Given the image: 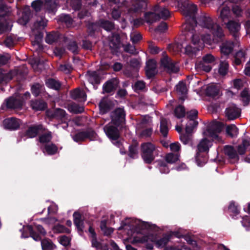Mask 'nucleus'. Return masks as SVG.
I'll list each match as a JSON object with an SVG mask.
<instances>
[{
	"instance_id": "38",
	"label": "nucleus",
	"mask_w": 250,
	"mask_h": 250,
	"mask_svg": "<svg viewBox=\"0 0 250 250\" xmlns=\"http://www.w3.org/2000/svg\"><path fill=\"white\" fill-rule=\"evenodd\" d=\"M226 132L231 137L236 136L238 133L237 128L234 125L227 126Z\"/></svg>"
},
{
	"instance_id": "42",
	"label": "nucleus",
	"mask_w": 250,
	"mask_h": 250,
	"mask_svg": "<svg viewBox=\"0 0 250 250\" xmlns=\"http://www.w3.org/2000/svg\"><path fill=\"white\" fill-rule=\"evenodd\" d=\"M23 229L24 230L28 231L31 237L35 241H39L41 239L40 237L34 232L33 228L31 226H28Z\"/></svg>"
},
{
	"instance_id": "24",
	"label": "nucleus",
	"mask_w": 250,
	"mask_h": 250,
	"mask_svg": "<svg viewBox=\"0 0 250 250\" xmlns=\"http://www.w3.org/2000/svg\"><path fill=\"white\" fill-rule=\"evenodd\" d=\"M112 18L114 20H119L121 19L122 23V27L124 28L125 26V21L124 18L121 17V9L118 7L117 8L114 7L111 13Z\"/></svg>"
},
{
	"instance_id": "7",
	"label": "nucleus",
	"mask_w": 250,
	"mask_h": 250,
	"mask_svg": "<svg viewBox=\"0 0 250 250\" xmlns=\"http://www.w3.org/2000/svg\"><path fill=\"white\" fill-rule=\"evenodd\" d=\"M32 6L36 11H38L43 8L53 9L56 7V3L52 0H39L33 2Z\"/></svg>"
},
{
	"instance_id": "36",
	"label": "nucleus",
	"mask_w": 250,
	"mask_h": 250,
	"mask_svg": "<svg viewBox=\"0 0 250 250\" xmlns=\"http://www.w3.org/2000/svg\"><path fill=\"white\" fill-rule=\"evenodd\" d=\"M136 242L141 243L152 242L154 241V237L152 235H145L142 236H137L135 238Z\"/></svg>"
},
{
	"instance_id": "1",
	"label": "nucleus",
	"mask_w": 250,
	"mask_h": 250,
	"mask_svg": "<svg viewBox=\"0 0 250 250\" xmlns=\"http://www.w3.org/2000/svg\"><path fill=\"white\" fill-rule=\"evenodd\" d=\"M178 6L186 18L183 25L185 35L193 46H185V53L190 55L202 49L205 44L213 45L218 42L223 36L222 28L210 17L201 16L196 19L197 7L188 0H177Z\"/></svg>"
},
{
	"instance_id": "11",
	"label": "nucleus",
	"mask_w": 250,
	"mask_h": 250,
	"mask_svg": "<svg viewBox=\"0 0 250 250\" xmlns=\"http://www.w3.org/2000/svg\"><path fill=\"white\" fill-rule=\"evenodd\" d=\"M23 104V101L21 100L19 96L11 97L6 101L7 107L9 108L19 109L21 108Z\"/></svg>"
},
{
	"instance_id": "33",
	"label": "nucleus",
	"mask_w": 250,
	"mask_h": 250,
	"mask_svg": "<svg viewBox=\"0 0 250 250\" xmlns=\"http://www.w3.org/2000/svg\"><path fill=\"white\" fill-rule=\"evenodd\" d=\"M57 146L53 144L46 145L44 148L43 149V153L48 155L54 154L57 152Z\"/></svg>"
},
{
	"instance_id": "48",
	"label": "nucleus",
	"mask_w": 250,
	"mask_h": 250,
	"mask_svg": "<svg viewBox=\"0 0 250 250\" xmlns=\"http://www.w3.org/2000/svg\"><path fill=\"white\" fill-rule=\"evenodd\" d=\"M69 110L75 113H81L83 111V107L76 104H72L69 106Z\"/></svg>"
},
{
	"instance_id": "26",
	"label": "nucleus",
	"mask_w": 250,
	"mask_h": 250,
	"mask_svg": "<svg viewBox=\"0 0 250 250\" xmlns=\"http://www.w3.org/2000/svg\"><path fill=\"white\" fill-rule=\"evenodd\" d=\"M45 83L47 87L55 90H58L61 85V83L58 81L53 79L47 80Z\"/></svg>"
},
{
	"instance_id": "27",
	"label": "nucleus",
	"mask_w": 250,
	"mask_h": 250,
	"mask_svg": "<svg viewBox=\"0 0 250 250\" xmlns=\"http://www.w3.org/2000/svg\"><path fill=\"white\" fill-rule=\"evenodd\" d=\"M198 122L194 119H188L186 127V131L188 134L190 133L198 125Z\"/></svg>"
},
{
	"instance_id": "56",
	"label": "nucleus",
	"mask_w": 250,
	"mask_h": 250,
	"mask_svg": "<svg viewBox=\"0 0 250 250\" xmlns=\"http://www.w3.org/2000/svg\"><path fill=\"white\" fill-rule=\"evenodd\" d=\"M58 37L54 34H48L47 35L45 41L48 43L51 44L57 40Z\"/></svg>"
},
{
	"instance_id": "60",
	"label": "nucleus",
	"mask_w": 250,
	"mask_h": 250,
	"mask_svg": "<svg viewBox=\"0 0 250 250\" xmlns=\"http://www.w3.org/2000/svg\"><path fill=\"white\" fill-rule=\"evenodd\" d=\"M58 210V207L57 206L52 203L51 205L48 207V212L49 214L51 213H56Z\"/></svg>"
},
{
	"instance_id": "12",
	"label": "nucleus",
	"mask_w": 250,
	"mask_h": 250,
	"mask_svg": "<svg viewBox=\"0 0 250 250\" xmlns=\"http://www.w3.org/2000/svg\"><path fill=\"white\" fill-rule=\"evenodd\" d=\"M240 114V110L234 105H231L226 110V115L229 120H234Z\"/></svg>"
},
{
	"instance_id": "53",
	"label": "nucleus",
	"mask_w": 250,
	"mask_h": 250,
	"mask_svg": "<svg viewBox=\"0 0 250 250\" xmlns=\"http://www.w3.org/2000/svg\"><path fill=\"white\" fill-rule=\"evenodd\" d=\"M215 61L214 57L211 54H208L203 58V62L205 63L211 64Z\"/></svg>"
},
{
	"instance_id": "21",
	"label": "nucleus",
	"mask_w": 250,
	"mask_h": 250,
	"mask_svg": "<svg viewBox=\"0 0 250 250\" xmlns=\"http://www.w3.org/2000/svg\"><path fill=\"white\" fill-rule=\"evenodd\" d=\"M74 222L79 230L83 231V223L81 219V215L78 212H75L73 215Z\"/></svg>"
},
{
	"instance_id": "45",
	"label": "nucleus",
	"mask_w": 250,
	"mask_h": 250,
	"mask_svg": "<svg viewBox=\"0 0 250 250\" xmlns=\"http://www.w3.org/2000/svg\"><path fill=\"white\" fill-rule=\"evenodd\" d=\"M174 114L175 116L178 118L184 117L185 114L184 107L181 105L177 106L174 110Z\"/></svg>"
},
{
	"instance_id": "64",
	"label": "nucleus",
	"mask_w": 250,
	"mask_h": 250,
	"mask_svg": "<svg viewBox=\"0 0 250 250\" xmlns=\"http://www.w3.org/2000/svg\"><path fill=\"white\" fill-rule=\"evenodd\" d=\"M164 250H190V249H187L185 246H183L181 248L176 246H170L165 248Z\"/></svg>"
},
{
	"instance_id": "22",
	"label": "nucleus",
	"mask_w": 250,
	"mask_h": 250,
	"mask_svg": "<svg viewBox=\"0 0 250 250\" xmlns=\"http://www.w3.org/2000/svg\"><path fill=\"white\" fill-rule=\"evenodd\" d=\"M206 91L208 95L214 97L219 94V87L218 85L211 84L208 86Z\"/></svg>"
},
{
	"instance_id": "39",
	"label": "nucleus",
	"mask_w": 250,
	"mask_h": 250,
	"mask_svg": "<svg viewBox=\"0 0 250 250\" xmlns=\"http://www.w3.org/2000/svg\"><path fill=\"white\" fill-rule=\"evenodd\" d=\"M179 156L178 154H174L172 153H169L166 155L165 157L166 161L169 164H173L179 160Z\"/></svg>"
},
{
	"instance_id": "55",
	"label": "nucleus",
	"mask_w": 250,
	"mask_h": 250,
	"mask_svg": "<svg viewBox=\"0 0 250 250\" xmlns=\"http://www.w3.org/2000/svg\"><path fill=\"white\" fill-rule=\"evenodd\" d=\"M65 113V112L64 110L58 108L54 111V113L52 115V116L55 118H62L64 117Z\"/></svg>"
},
{
	"instance_id": "4",
	"label": "nucleus",
	"mask_w": 250,
	"mask_h": 250,
	"mask_svg": "<svg viewBox=\"0 0 250 250\" xmlns=\"http://www.w3.org/2000/svg\"><path fill=\"white\" fill-rule=\"evenodd\" d=\"M119 126L110 122L104 127V131L106 136L115 146L119 147L122 146L121 142L118 140L120 137L118 129Z\"/></svg>"
},
{
	"instance_id": "43",
	"label": "nucleus",
	"mask_w": 250,
	"mask_h": 250,
	"mask_svg": "<svg viewBox=\"0 0 250 250\" xmlns=\"http://www.w3.org/2000/svg\"><path fill=\"white\" fill-rule=\"evenodd\" d=\"M53 229L56 233H69L70 231L69 229L61 225L54 227Z\"/></svg>"
},
{
	"instance_id": "47",
	"label": "nucleus",
	"mask_w": 250,
	"mask_h": 250,
	"mask_svg": "<svg viewBox=\"0 0 250 250\" xmlns=\"http://www.w3.org/2000/svg\"><path fill=\"white\" fill-rule=\"evenodd\" d=\"M86 138H87V133L85 132L78 133L73 137V140L76 142L83 141Z\"/></svg>"
},
{
	"instance_id": "25",
	"label": "nucleus",
	"mask_w": 250,
	"mask_h": 250,
	"mask_svg": "<svg viewBox=\"0 0 250 250\" xmlns=\"http://www.w3.org/2000/svg\"><path fill=\"white\" fill-rule=\"evenodd\" d=\"M226 26L229 31L231 33L238 32L240 28V24L236 21H230L226 23Z\"/></svg>"
},
{
	"instance_id": "5",
	"label": "nucleus",
	"mask_w": 250,
	"mask_h": 250,
	"mask_svg": "<svg viewBox=\"0 0 250 250\" xmlns=\"http://www.w3.org/2000/svg\"><path fill=\"white\" fill-rule=\"evenodd\" d=\"M155 149L154 145L150 143L142 144V158L146 163H150L153 160V152Z\"/></svg>"
},
{
	"instance_id": "10",
	"label": "nucleus",
	"mask_w": 250,
	"mask_h": 250,
	"mask_svg": "<svg viewBox=\"0 0 250 250\" xmlns=\"http://www.w3.org/2000/svg\"><path fill=\"white\" fill-rule=\"evenodd\" d=\"M21 124V122L20 120L14 118L6 119L3 122L4 127L10 130H15L18 129Z\"/></svg>"
},
{
	"instance_id": "49",
	"label": "nucleus",
	"mask_w": 250,
	"mask_h": 250,
	"mask_svg": "<svg viewBox=\"0 0 250 250\" xmlns=\"http://www.w3.org/2000/svg\"><path fill=\"white\" fill-rule=\"evenodd\" d=\"M47 21L45 19L41 18L40 20L37 21L35 23V28L37 29H42L47 24Z\"/></svg>"
},
{
	"instance_id": "9",
	"label": "nucleus",
	"mask_w": 250,
	"mask_h": 250,
	"mask_svg": "<svg viewBox=\"0 0 250 250\" xmlns=\"http://www.w3.org/2000/svg\"><path fill=\"white\" fill-rule=\"evenodd\" d=\"M130 225L132 228L138 229H155L156 227L155 225L137 219H132Z\"/></svg>"
},
{
	"instance_id": "41",
	"label": "nucleus",
	"mask_w": 250,
	"mask_h": 250,
	"mask_svg": "<svg viewBox=\"0 0 250 250\" xmlns=\"http://www.w3.org/2000/svg\"><path fill=\"white\" fill-rule=\"evenodd\" d=\"M60 20L64 22L68 27L73 26V20L67 15H62L60 17Z\"/></svg>"
},
{
	"instance_id": "17",
	"label": "nucleus",
	"mask_w": 250,
	"mask_h": 250,
	"mask_svg": "<svg viewBox=\"0 0 250 250\" xmlns=\"http://www.w3.org/2000/svg\"><path fill=\"white\" fill-rule=\"evenodd\" d=\"M42 129L41 125L31 126L26 131L25 136L28 138L35 137Z\"/></svg>"
},
{
	"instance_id": "50",
	"label": "nucleus",
	"mask_w": 250,
	"mask_h": 250,
	"mask_svg": "<svg viewBox=\"0 0 250 250\" xmlns=\"http://www.w3.org/2000/svg\"><path fill=\"white\" fill-rule=\"evenodd\" d=\"M42 86L39 83L34 84L31 88L32 93L36 96H38L42 90Z\"/></svg>"
},
{
	"instance_id": "6",
	"label": "nucleus",
	"mask_w": 250,
	"mask_h": 250,
	"mask_svg": "<svg viewBox=\"0 0 250 250\" xmlns=\"http://www.w3.org/2000/svg\"><path fill=\"white\" fill-rule=\"evenodd\" d=\"M111 121L117 126L122 125L125 121V113L123 109L119 108L115 109L111 115Z\"/></svg>"
},
{
	"instance_id": "2",
	"label": "nucleus",
	"mask_w": 250,
	"mask_h": 250,
	"mask_svg": "<svg viewBox=\"0 0 250 250\" xmlns=\"http://www.w3.org/2000/svg\"><path fill=\"white\" fill-rule=\"evenodd\" d=\"M223 128L222 124L218 122L210 124L203 132L204 138L197 145L198 152L196 154V160L199 166H203L207 162L206 158L200 156L199 152H207L212 146L213 140H219L218 134Z\"/></svg>"
},
{
	"instance_id": "59",
	"label": "nucleus",
	"mask_w": 250,
	"mask_h": 250,
	"mask_svg": "<svg viewBox=\"0 0 250 250\" xmlns=\"http://www.w3.org/2000/svg\"><path fill=\"white\" fill-rule=\"evenodd\" d=\"M59 69L61 71L68 73L72 70V68L69 64H62L59 66Z\"/></svg>"
},
{
	"instance_id": "32",
	"label": "nucleus",
	"mask_w": 250,
	"mask_h": 250,
	"mask_svg": "<svg viewBox=\"0 0 250 250\" xmlns=\"http://www.w3.org/2000/svg\"><path fill=\"white\" fill-rule=\"evenodd\" d=\"M30 18V12L29 8L25 9L23 12L22 17L18 20L19 23L22 25L26 24Z\"/></svg>"
},
{
	"instance_id": "34",
	"label": "nucleus",
	"mask_w": 250,
	"mask_h": 250,
	"mask_svg": "<svg viewBox=\"0 0 250 250\" xmlns=\"http://www.w3.org/2000/svg\"><path fill=\"white\" fill-rule=\"evenodd\" d=\"M229 64L226 61L221 62H220L219 68L218 73L222 76L225 75L228 70Z\"/></svg>"
},
{
	"instance_id": "63",
	"label": "nucleus",
	"mask_w": 250,
	"mask_h": 250,
	"mask_svg": "<svg viewBox=\"0 0 250 250\" xmlns=\"http://www.w3.org/2000/svg\"><path fill=\"white\" fill-rule=\"evenodd\" d=\"M229 210L234 214H238L239 210L237 207L235 205L234 202H231L229 207Z\"/></svg>"
},
{
	"instance_id": "61",
	"label": "nucleus",
	"mask_w": 250,
	"mask_h": 250,
	"mask_svg": "<svg viewBox=\"0 0 250 250\" xmlns=\"http://www.w3.org/2000/svg\"><path fill=\"white\" fill-rule=\"evenodd\" d=\"M188 119L195 120L197 117L198 111L195 109H193L187 113Z\"/></svg>"
},
{
	"instance_id": "29",
	"label": "nucleus",
	"mask_w": 250,
	"mask_h": 250,
	"mask_svg": "<svg viewBox=\"0 0 250 250\" xmlns=\"http://www.w3.org/2000/svg\"><path fill=\"white\" fill-rule=\"evenodd\" d=\"M224 152L231 159L238 158L236 151L230 146H226L224 148Z\"/></svg>"
},
{
	"instance_id": "14",
	"label": "nucleus",
	"mask_w": 250,
	"mask_h": 250,
	"mask_svg": "<svg viewBox=\"0 0 250 250\" xmlns=\"http://www.w3.org/2000/svg\"><path fill=\"white\" fill-rule=\"evenodd\" d=\"M231 6L230 5H229L228 3L226 2L221 7L220 17L223 22L228 21L230 17V12L229 8Z\"/></svg>"
},
{
	"instance_id": "57",
	"label": "nucleus",
	"mask_w": 250,
	"mask_h": 250,
	"mask_svg": "<svg viewBox=\"0 0 250 250\" xmlns=\"http://www.w3.org/2000/svg\"><path fill=\"white\" fill-rule=\"evenodd\" d=\"M59 242L62 245L66 246L70 243V239L66 236H61L59 238Z\"/></svg>"
},
{
	"instance_id": "13",
	"label": "nucleus",
	"mask_w": 250,
	"mask_h": 250,
	"mask_svg": "<svg viewBox=\"0 0 250 250\" xmlns=\"http://www.w3.org/2000/svg\"><path fill=\"white\" fill-rule=\"evenodd\" d=\"M146 72L148 78H151L156 73V62L154 60H149L146 62Z\"/></svg>"
},
{
	"instance_id": "23",
	"label": "nucleus",
	"mask_w": 250,
	"mask_h": 250,
	"mask_svg": "<svg viewBox=\"0 0 250 250\" xmlns=\"http://www.w3.org/2000/svg\"><path fill=\"white\" fill-rule=\"evenodd\" d=\"M31 106L33 110L38 111L44 109L46 106V104L42 101L35 100L31 102Z\"/></svg>"
},
{
	"instance_id": "58",
	"label": "nucleus",
	"mask_w": 250,
	"mask_h": 250,
	"mask_svg": "<svg viewBox=\"0 0 250 250\" xmlns=\"http://www.w3.org/2000/svg\"><path fill=\"white\" fill-rule=\"evenodd\" d=\"M135 91L142 90L145 88V84L142 81L137 82L134 86Z\"/></svg>"
},
{
	"instance_id": "40",
	"label": "nucleus",
	"mask_w": 250,
	"mask_h": 250,
	"mask_svg": "<svg viewBox=\"0 0 250 250\" xmlns=\"http://www.w3.org/2000/svg\"><path fill=\"white\" fill-rule=\"evenodd\" d=\"M42 250H53L55 247L52 242L47 239L42 241Z\"/></svg>"
},
{
	"instance_id": "16",
	"label": "nucleus",
	"mask_w": 250,
	"mask_h": 250,
	"mask_svg": "<svg viewBox=\"0 0 250 250\" xmlns=\"http://www.w3.org/2000/svg\"><path fill=\"white\" fill-rule=\"evenodd\" d=\"M146 5V0H136L129 12L130 13L139 12L141 9L145 8Z\"/></svg>"
},
{
	"instance_id": "52",
	"label": "nucleus",
	"mask_w": 250,
	"mask_h": 250,
	"mask_svg": "<svg viewBox=\"0 0 250 250\" xmlns=\"http://www.w3.org/2000/svg\"><path fill=\"white\" fill-rule=\"evenodd\" d=\"M195 66L196 69H201L207 72L210 71L211 69V67L209 64L206 65L204 62L196 64Z\"/></svg>"
},
{
	"instance_id": "18",
	"label": "nucleus",
	"mask_w": 250,
	"mask_h": 250,
	"mask_svg": "<svg viewBox=\"0 0 250 250\" xmlns=\"http://www.w3.org/2000/svg\"><path fill=\"white\" fill-rule=\"evenodd\" d=\"M16 73V71H11L8 73H6L4 71L0 70V83L9 81Z\"/></svg>"
},
{
	"instance_id": "46",
	"label": "nucleus",
	"mask_w": 250,
	"mask_h": 250,
	"mask_svg": "<svg viewBox=\"0 0 250 250\" xmlns=\"http://www.w3.org/2000/svg\"><path fill=\"white\" fill-rule=\"evenodd\" d=\"M100 24L101 27L107 31L111 30L113 28V24L109 21L102 20L100 21Z\"/></svg>"
},
{
	"instance_id": "30",
	"label": "nucleus",
	"mask_w": 250,
	"mask_h": 250,
	"mask_svg": "<svg viewBox=\"0 0 250 250\" xmlns=\"http://www.w3.org/2000/svg\"><path fill=\"white\" fill-rule=\"evenodd\" d=\"M247 149H250V144L249 141L244 140L242 144L238 146V152L239 154L242 155Z\"/></svg>"
},
{
	"instance_id": "19",
	"label": "nucleus",
	"mask_w": 250,
	"mask_h": 250,
	"mask_svg": "<svg viewBox=\"0 0 250 250\" xmlns=\"http://www.w3.org/2000/svg\"><path fill=\"white\" fill-rule=\"evenodd\" d=\"M234 47V44L232 42L227 41L224 42L221 46V51L225 55L230 54Z\"/></svg>"
},
{
	"instance_id": "51",
	"label": "nucleus",
	"mask_w": 250,
	"mask_h": 250,
	"mask_svg": "<svg viewBox=\"0 0 250 250\" xmlns=\"http://www.w3.org/2000/svg\"><path fill=\"white\" fill-rule=\"evenodd\" d=\"M88 81L92 83H99V79L97 76V73L96 72H93L89 74Z\"/></svg>"
},
{
	"instance_id": "35",
	"label": "nucleus",
	"mask_w": 250,
	"mask_h": 250,
	"mask_svg": "<svg viewBox=\"0 0 250 250\" xmlns=\"http://www.w3.org/2000/svg\"><path fill=\"white\" fill-rule=\"evenodd\" d=\"M245 52L243 51L237 52L235 56V63L236 65L240 64L242 62L245 60Z\"/></svg>"
},
{
	"instance_id": "3",
	"label": "nucleus",
	"mask_w": 250,
	"mask_h": 250,
	"mask_svg": "<svg viewBox=\"0 0 250 250\" xmlns=\"http://www.w3.org/2000/svg\"><path fill=\"white\" fill-rule=\"evenodd\" d=\"M169 16V12L167 9L156 5L153 8L152 11L145 14V19L147 23H152L160 19H166Z\"/></svg>"
},
{
	"instance_id": "54",
	"label": "nucleus",
	"mask_w": 250,
	"mask_h": 250,
	"mask_svg": "<svg viewBox=\"0 0 250 250\" xmlns=\"http://www.w3.org/2000/svg\"><path fill=\"white\" fill-rule=\"evenodd\" d=\"M51 134L50 132L42 134L40 137V142L41 143H45L50 141Z\"/></svg>"
},
{
	"instance_id": "15",
	"label": "nucleus",
	"mask_w": 250,
	"mask_h": 250,
	"mask_svg": "<svg viewBox=\"0 0 250 250\" xmlns=\"http://www.w3.org/2000/svg\"><path fill=\"white\" fill-rule=\"evenodd\" d=\"M71 96L73 99L78 100L81 102H84L86 100L85 93L79 88L71 92Z\"/></svg>"
},
{
	"instance_id": "37",
	"label": "nucleus",
	"mask_w": 250,
	"mask_h": 250,
	"mask_svg": "<svg viewBox=\"0 0 250 250\" xmlns=\"http://www.w3.org/2000/svg\"><path fill=\"white\" fill-rule=\"evenodd\" d=\"M176 89L177 92L181 95H184L187 92L188 89L185 83L183 82H180L176 85Z\"/></svg>"
},
{
	"instance_id": "20",
	"label": "nucleus",
	"mask_w": 250,
	"mask_h": 250,
	"mask_svg": "<svg viewBox=\"0 0 250 250\" xmlns=\"http://www.w3.org/2000/svg\"><path fill=\"white\" fill-rule=\"evenodd\" d=\"M117 86V82L116 80L112 79L107 82L103 86V90L104 92L109 93L115 89Z\"/></svg>"
},
{
	"instance_id": "31",
	"label": "nucleus",
	"mask_w": 250,
	"mask_h": 250,
	"mask_svg": "<svg viewBox=\"0 0 250 250\" xmlns=\"http://www.w3.org/2000/svg\"><path fill=\"white\" fill-rule=\"evenodd\" d=\"M171 234L165 235L163 238L156 242V245L159 248H164L169 242Z\"/></svg>"
},
{
	"instance_id": "62",
	"label": "nucleus",
	"mask_w": 250,
	"mask_h": 250,
	"mask_svg": "<svg viewBox=\"0 0 250 250\" xmlns=\"http://www.w3.org/2000/svg\"><path fill=\"white\" fill-rule=\"evenodd\" d=\"M243 226L246 228L247 229H250V217L246 216L243 218L242 221Z\"/></svg>"
},
{
	"instance_id": "28",
	"label": "nucleus",
	"mask_w": 250,
	"mask_h": 250,
	"mask_svg": "<svg viewBox=\"0 0 250 250\" xmlns=\"http://www.w3.org/2000/svg\"><path fill=\"white\" fill-rule=\"evenodd\" d=\"M168 131L167 121L165 119H162L160 121V132L164 137H166Z\"/></svg>"
},
{
	"instance_id": "44",
	"label": "nucleus",
	"mask_w": 250,
	"mask_h": 250,
	"mask_svg": "<svg viewBox=\"0 0 250 250\" xmlns=\"http://www.w3.org/2000/svg\"><path fill=\"white\" fill-rule=\"evenodd\" d=\"M241 97L245 104H248L250 101V95L248 90L244 89L241 93Z\"/></svg>"
},
{
	"instance_id": "8",
	"label": "nucleus",
	"mask_w": 250,
	"mask_h": 250,
	"mask_svg": "<svg viewBox=\"0 0 250 250\" xmlns=\"http://www.w3.org/2000/svg\"><path fill=\"white\" fill-rule=\"evenodd\" d=\"M161 65L166 68L169 73H176L178 71V66L174 64L168 58L167 56L164 53L161 60Z\"/></svg>"
}]
</instances>
